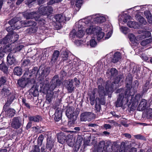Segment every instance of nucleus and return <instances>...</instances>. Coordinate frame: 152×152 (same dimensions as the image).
I'll list each match as a JSON object with an SVG mask.
<instances>
[{
	"mask_svg": "<svg viewBox=\"0 0 152 152\" xmlns=\"http://www.w3.org/2000/svg\"><path fill=\"white\" fill-rule=\"evenodd\" d=\"M119 81V78L118 77L115 78V80L114 82L112 83L111 85H108L109 82L107 81V84L106 85L105 88L106 91L105 92L104 88L102 85H99L98 86V92L99 94L100 97H101L102 98L100 99L99 98H96V104H97L98 101V104L100 105H104L105 104V102L104 99L102 97L104 95H107V94L109 93H111L114 90L113 87L114 84H117Z\"/></svg>",
	"mask_w": 152,
	"mask_h": 152,
	"instance_id": "obj_1",
	"label": "nucleus"
},
{
	"mask_svg": "<svg viewBox=\"0 0 152 152\" xmlns=\"http://www.w3.org/2000/svg\"><path fill=\"white\" fill-rule=\"evenodd\" d=\"M91 17H88L86 18L80 20L78 22L76 23V25L77 26L78 28H81L83 26L86 25L89 26L86 29V32L87 34H95L98 31L101 30V28L98 26H94L92 25L93 22H91Z\"/></svg>",
	"mask_w": 152,
	"mask_h": 152,
	"instance_id": "obj_2",
	"label": "nucleus"
},
{
	"mask_svg": "<svg viewBox=\"0 0 152 152\" xmlns=\"http://www.w3.org/2000/svg\"><path fill=\"white\" fill-rule=\"evenodd\" d=\"M133 144V142H129L127 141L122 142L121 144L119 152H137L136 148L132 147L130 149ZM138 152H143V150L141 149Z\"/></svg>",
	"mask_w": 152,
	"mask_h": 152,
	"instance_id": "obj_3",
	"label": "nucleus"
},
{
	"mask_svg": "<svg viewBox=\"0 0 152 152\" xmlns=\"http://www.w3.org/2000/svg\"><path fill=\"white\" fill-rule=\"evenodd\" d=\"M130 96L126 95V93L124 94L121 93L116 102V106L117 107H121L123 105H125L127 104L128 101V98Z\"/></svg>",
	"mask_w": 152,
	"mask_h": 152,
	"instance_id": "obj_4",
	"label": "nucleus"
},
{
	"mask_svg": "<svg viewBox=\"0 0 152 152\" xmlns=\"http://www.w3.org/2000/svg\"><path fill=\"white\" fill-rule=\"evenodd\" d=\"M35 82V80L34 79L29 80L28 79L23 78L18 80V84L19 86L24 88L28 84H34Z\"/></svg>",
	"mask_w": 152,
	"mask_h": 152,
	"instance_id": "obj_5",
	"label": "nucleus"
},
{
	"mask_svg": "<svg viewBox=\"0 0 152 152\" xmlns=\"http://www.w3.org/2000/svg\"><path fill=\"white\" fill-rule=\"evenodd\" d=\"M49 89L50 91H52L56 87L59 86L61 84V82L59 80L58 75H56L53 77Z\"/></svg>",
	"mask_w": 152,
	"mask_h": 152,
	"instance_id": "obj_6",
	"label": "nucleus"
},
{
	"mask_svg": "<svg viewBox=\"0 0 152 152\" xmlns=\"http://www.w3.org/2000/svg\"><path fill=\"white\" fill-rule=\"evenodd\" d=\"M53 11L52 8L49 6H40L38 9V12L41 15H49Z\"/></svg>",
	"mask_w": 152,
	"mask_h": 152,
	"instance_id": "obj_7",
	"label": "nucleus"
},
{
	"mask_svg": "<svg viewBox=\"0 0 152 152\" xmlns=\"http://www.w3.org/2000/svg\"><path fill=\"white\" fill-rule=\"evenodd\" d=\"M91 22L94 23H101L104 22L105 20V18L102 15L97 14L93 15L91 16Z\"/></svg>",
	"mask_w": 152,
	"mask_h": 152,
	"instance_id": "obj_8",
	"label": "nucleus"
},
{
	"mask_svg": "<svg viewBox=\"0 0 152 152\" xmlns=\"http://www.w3.org/2000/svg\"><path fill=\"white\" fill-rule=\"evenodd\" d=\"M23 17L26 19H30L34 18L36 21H40L41 19L40 18L39 15L37 16L36 12H29L26 11L23 13Z\"/></svg>",
	"mask_w": 152,
	"mask_h": 152,
	"instance_id": "obj_9",
	"label": "nucleus"
},
{
	"mask_svg": "<svg viewBox=\"0 0 152 152\" xmlns=\"http://www.w3.org/2000/svg\"><path fill=\"white\" fill-rule=\"evenodd\" d=\"M84 28L83 27H82L81 28H78L79 29L77 32H76L75 30H73L70 33V37H75L76 36L77 37H82L85 33L84 30L85 29H84Z\"/></svg>",
	"mask_w": 152,
	"mask_h": 152,
	"instance_id": "obj_10",
	"label": "nucleus"
},
{
	"mask_svg": "<svg viewBox=\"0 0 152 152\" xmlns=\"http://www.w3.org/2000/svg\"><path fill=\"white\" fill-rule=\"evenodd\" d=\"M75 109L73 107H69L66 110V115L67 117L72 121L76 119V116L75 113Z\"/></svg>",
	"mask_w": 152,
	"mask_h": 152,
	"instance_id": "obj_11",
	"label": "nucleus"
},
{
	"mask_svg": "<svg viewBox=\"0 0 152 152\" xmlns=\"http://www.w3.org/2000/svg\"><path fill=\"white\" fill-rule=\"evenodd\" d=\"M22 124L21 118L19 117L14 118L12 121L11 126L13 128L18 129L19 128Z\"/></svg>",
	"mask_w": 152,
	"mask_h": 152,
	"instance_id": "obj_12",
	"label": "nucleus"
},
{
	"mask_svg": "<svg viewBox=\"0 0 152 152\" xmlns=\"http://www.w3.org/2000/svg\"><path fill=\"white\" fill-rule=\"evenodd\" d=\"M94 115V114L91 112H85L80 115V120L82 121H90Z\"/></svg>",
	"mask_w": 152,
	"mask_h": 152,
	"instance_id": "obj_13",
	"label": "nucleus"
},
{
	"mask_svg": "<svg viewBox=\"0 0 152 152\" xmlns=\"http://www.w3.org/2000/svg\"><path fill=\"white\" fill-rule=\"evenodd\" d=\"M73 81L72 79H69L66 80L65 81V86L69 93H72L75 87L73 85Z\"/></svg>",
	"mask_w": 152,
	"mask_h": 152,
	"instance_id": "obj_14",
	"label": "nucleus"
},
{
	"mask_svg": "<svg viewBox=\"0 0 152 152\" xmlns=\"http://www.w3.org/2000/svg\"><path fill=\"white\" fill-rule=\"evenodd\" d=\"M148 107L147 101L143 99L140 101L138 106L137 110L139 111H142L146 109Z\"/></svg>",
	"mask_w": 152,
	"mask_h": 152,
	"instance_id": "obj_15",
	"label": "nucleus"
},
{
	"mask_svg": "<svg viewBox=\"0 0 152 152\" xmlns=\"http://www.w3.org/2000/svg\"><path fill=\"white\" fill-rule=\"evenodd\" d=\"M70 16L66 17V16H63L61 14L57 15L54 17V18L56 21L59 22L69 20L70 19Z\"/></svg>",
	"mask_w": 152,
	"mask_h": 152,
	"instance_id": "obj_16",
	"label": "nucleus"
},
{
	"mask_svg": "<svg viewBox=\"0 0 152 152\" xmlns=\"http://www.w3.org/2000/svg\"><path fill=\"white\" fill-rule=\"evenodd\" d=\"M58 142L61 144H63L65 142L66 137L63 132H61L57 135Z\"/></svg>",
	"mask_w": 152,
	"mask_h": 152,
	"instance_id": "obj_17",
	"label": "nucleus"
},
{
	"mask_svg": "<svg viewBox=\"0 0 152 152\" xmlns=\"http://www.w3.org/2000/svg\"><path fill=\"white\" fill-rule=\"evenodd\" d=\"M7 61L8 63L10 65L15 64L16 63L15 58L12 53H10L7 56Z\"/></svg>",
	"mask_w": 152,
	"mask_h": 152,
	"instance_id": "obj_18",
	"label": "nucleus"
},
{
	"mask_svg": "<svg viewBox=\"0 0 152 152\" xmlns=\"http://www.w3.org/2000/svg\"><path fill=\"white\" fill-rule=\"evenodd\" d=\"M54 120L56 121H59L61 118L62 112L61 109L58 108L56 109L54 114Z\"/></svg>",
	"mask_w": 152,
	"mask_h": 152,
	"instance_id": "obj_19",
	"label": "nucleus"
},
{
	"mask_svg": "<svg viewBox=\"0 0 152 152\" xmlns=\"http://www.w3.org/2000/svg\"><path fill=\"white\" fill-rule=\"evenodd\" d=\"M20 28L21 26H20L18 25V26H16V25H12L7 28L6 30L8 32H9L8 34L10 35L13 33V31H12L13 30L15 29H18Z\"/></svg>",
	"mask_w": 152,
	"mask_h": 152,
	"instance_id": "obj_20",
	"label": "nucleus"
},
{
	"mask_svg": "<svg viewBox=\"0 0 152 152\" xmlns=\"http://www.w3.org/2000/svg\"><path fill=\"white\" fill-rule=\"evenodd\" d=\"M41 116L37 115L34 116H30L28 117V120L31 121H33L34 122H38L42 120Z\"/></svg>",
	"mask_w": 152,
	"mask_h": 152,
	"instance_id": "obj_21",
	"label": "nucleus"
},
{
	"mask_svg": "<svg viewBox=\"0 0 152 152\" xmlns=\"http://www.w3.org/2000/svg\"><path fill=\"white\" fill-rule=\"evenodd\" d=\"M121 54L118 52L115 53L114 54L113 58L112 60V62L115 63L117 62L121 58Z\"/></svg>",
	"mask_w": 152,
	"mask_h": 152,
	"instance_id": "obj_22",
	"label": "nucleus"
},
{
	"mask_svg": "<svg viewBox=\"0 0 152 152\" xmlns=\"http://www.w3.org/2000/svg\"><path fill=\"white\" fill-rule=\"evenodd\" d=\"M59 52L58 50L55 51L52 58L51 61L52 63H55L57 60L59 55Z\"/></svg>",
	"mask_w": 152,
	"mask_h": 152,
	"instance_id": "obj_23",
	"label": "nucleus"
},
{
	"mask_svg": "<svg viewBox=\"0 0 152 152\" xmlns=\"http://www.w3.org/2000/svg\"><path fill=\"white\" fill-rule=\"evenodd\" d=\"M5 113L7 117H11L15 115V110L13 109L9 108L6 110Z\"/></svg>",
	"mask_w": 152,
	"mask_h": 152,
	"instance_id": "obj_24",
	"label": "nucleus"
},
{
	"mask_svg": "<svg viewBox=\"0 0 152 152\" xmlns=\"http://www.w3.org/2000/svg\"><path fill=\"white\" fill-rule=\"evenodd\" d=\"M144 13L148 22L149 23H152V16L150 12L149 11H145Z\"/></svg>",
	"mask_w": 152,
	"mask_h": 152,
	"instance_id": "obj_25",
	"label": "nucleus"
},
{
	"mask_svg": "<svg viewBox=\"0 0 152 152\" xmlns=\"http://www.w3.org/2000/svg\"><path fill=\"white\" fill-rule=\"evenodd\" d=\"M119 145L118 144L117 142H113L112 143V145L111 146V148L113 152H118Z\"/></svg>",
	"mask_w": 152,
	"mask_h": 152,
	"instance_id": "obj_26",
	"label": "nucleus"
},
{
	"mask_svg": "<svg viewBox=\"0 0 152 152\" xmlns=\"http://www.w3.org/2000/svg\"><path fill=\"white\" fill-rule=\"evenodd\" d=\"M13 72L15 75L20 76L22 74L23 70L20 67L17 66L14 68Z\"/></svg>",
	"mask_w": 152,
	"mask_h": 152,
	"instance_id": "obj_27",
	"label": "nucleus"
},
{
	"mask_svg": "<svg viewBox=\"0 0 152 152\" xmlns=\"http://www.w3.org/2000/svg\"><path fill=\"white\" fill-rule=\"evenodd\" d=\"M53 93L52 91H48V93L46 95V100L47 101V103H50L52 101L53 99Z\"/></svg>",
	"mask_w": 152,
	"mask_h": 152,
	"instance_id": "obj_28",
	"label": "nucleus"
},
{
	"mask_svg": "<svg viewBox=\"0 0 152 152\" xmlns=\"http://www.w3.org/2000/svg\"><path fill=\"white\" fill-rule=\"evenodd\" d=\"M23 25H25L26 26H35L36 25L37 23L35 22L30 20L28 21H23Z\"/></svg>",
	"mask_w": 152,
	"mask_h": 152,
	"instance_id": "obj_29",
	"label": "nucleus"
},
{
	"mask_svg": "<svg viewBox=\"0 0 152 152\" xmlns=\"http://www.w3.org/2000/svg\"><path fill=\"white\" fill-rule=\"evenodd\" d=\"M10 37V35L7 34L4 38L1 40L0 43L2 44H6L9 42L10 41H11Z\"/></svg>",
	"mask_w": 152,
	"mask_h": 152,
	"instance_id": "obj_30",
	"label": "nucleus"
},
{
	"mask_svg": "<svg viewBox=\"0 0 152 152\" xmlns=\"http://www.w3.org/2000/svg\"><path fill=\"white\" fill-rule=\"evenodd\" d=\"M36 0H27L26 1V4L28 5L29 7H30L31 5L34 3ZM44 0H37L38 3L39 4H41L43 3Z\"/></svg>",
	"mask_w": 152,
	"mask_h": 152,
	"instance_id": "obj_31",
	"label": "nucleus"
},
{
	"mask_svg": "<svg viewBox=\"0 0 152 152\" xmlns=\"http://www.w3.org/2000/svg\"><path fill=\"white\" fill-rule=\"evenodd\" d=\"M10 35V38L11 39V41L12 42H14L17 41L18 39V35L16 33H13L12 34Z\"/></svg>",
	"mask_w": 152,
	"mask_h": 152,
	"instance_id": "obj_32",
	"label": "nucleus"
},
{
	"mask_svg": "<svg viewBox=\"0 0 152 152\" xmlns=\"http://www.w3.org/2000/svg\"><path fill=\"white\" fill-rule=\"evenodd\" d=\"M102 29L101 28V30L98 31L97 33H96L97 36V39L98 40H99L102 39L104 36V33L101 31Z\"/></svg>",
	"mask_w": 152,
	"mask_h": 152,
	"instance_id": "obj_33",
	"label": "nucleus"
},
{
	"mask_svg": "<svg viewBox=\"0 0 152 152\" xmlns=\"http://www.w3.org/2000/svg\"><path fill=\"white\" fill-rule=\"evenodd\" d=\"M83 3L82 0H76L75 2V10L77 11L79 10Z\"/></svg>",
	"mask_w": 152,
	"mask_h": 152,
	"instance_id": "obj_34",
	"label": "nucleus"
},
{
	"mask_svg": "<svg viewBox=\"0 0 152 152\" xmlns=\"http://www.w3.org/2000/svg\"><path fill=\"white\" fill-rule=\"evenodd\" d=\"M127 24L128 26L131 28H136L138 27L137 23L135 22L129 21Z\"/></svg>",
	"mask_w": 152,
	"mask_h": 152,
	"instance_id": "obj_35",
	"label": "nucleus"
},
{
	"mask_svg": "<svg viewBox=\"0 0 152 152\" xmlns=\"http://www.w3.org/2000/svg\"><path fill=\"white\" fill-rule=\"evenodd\" d=\"M97 92V90L96 88H95L94 89L92 93L93 94V96L92 98L91 96L90 97V103L92 105H94V101L95 98V94L96 92Z\"/></svg>",
	"mask_w": 152,
	"mask_h": 152,
	"instance_id": "obj_36",
	"label": "nucleus"
},
{
	"mask_svg": "<svg viewBox=\"0 0 152 152\" xmlns=\"http://www.w3.org/2000/svg\"><path fill=\"white\" fill-rule=\"evenodd\" d=\"M143 35H141L138 36V37L141 38L142 37V38H144L145 37H149L151 35V33L150 31H145L143 33Z\"/></svg>",
	"mask_w": 152,
	"mask_h": 152,
	"instance_id": "obj_37",
	"label": "nucleus"
},
{
	"mask_svg": "<svg viewBox=\"0 0 152 152\" xmlns=\"http://www.w3.org/2000/svg\"><path fill=\"white\" fill-rule=\"evenodd\" d=\"M50 69L49 68H45L43 70L42 72L41 73V74L44 77H46L50 72Z\"/></svg>",
	"mask_w": 152,
	"mask_h": 152,
	"instance_id": "obj_38",
	"label": "nucleus"
},
{
	"mask_svg": "<svg viewBox=\"0 0 152 152\" xmlns=\"http://www.w3.org/2000/svg\"><path fill=\"white\" fill-rule=\"evenodd\" d=\"M20 22H18V20L17 18H13L9 22L10 24H14L13 25H16V26H17V25L18 23H19L20 24Z\"/></svg>",
	"mask_w": 152,
	"mask_h": 152,
	"instance_id": "obj_39",
	"label": "nucleus"
},
{
	"mask_svg": "<svg viewBox=\"0 0 152 152\" xmlns=\"http://www.w3.org/2000/svg\"><path fill=\"white\" fill-rule=\"evenodd\" d=\"M53 142L52 141L48 140L46 144V148L50 151L53 146Z\"/></svg>",
	"mask_w": 152,
	"mask_h": 152,
	"instance_id": "obj_40",
	"label": "nucleus"
},
{
	"mask_svg": "<svg viewBox=\"0 0 152 152\" xmlns=\"http://www.w3.org/2000/svg\"><path fill=\"white\" fill-rule=\"evenodd\" d=\"M1 92L3 94H4V96H8L10 95V93L9 90L6 88H4L1 91Z\"/></svg>",
	"mask_w": 152,
	"mask_h": 152,
	"instance_id": "obj_41",
	"label": "nucleus"
},
{
	"mask_svg": "<svg viewBox=\"0 0 152 152\" xmlns=\"http://www.w3.org/2000/svg\"><path fill=\"white\" fill-rule=\"evenodd\" d=\"M137 18L139 21L141 23L145 24L146 23V21L145 19L139 15L137 16Z\"/></svg>",
	"mask_w": 152,
	"mask_h": 152,
	"instance_id": "obj_42",
	"label": "nucleus"
},
{
	"mask_svg": "<svg viewBox=\"0 0 152 152\" xmlns=\"http://www.w3.org/2000/svg\"><path fill=\"white\" fill-rule=\"evenodd\" d=\"M37 28L36 26H34L30 27L28 29V32L30 33L36 32L37 30Z\"/></svg>",
	"mask_w": 152,
	"mask_h": 152,
	"instance_id": "obj_43",
	"label": "nucleus"
},
{
	"mask_svg": "<svg viewBox=\"0 0 152 152\" xmlns=\"http://www.w3.org/2000/svg\"><path fill=\"white\" fill-rule=\"evenodd\" d=\"M129 37L130 40L132 42H136V38L135 36L132 34H129Z\"/></svg>",
	"mask_w": 152,
	"mask_h": 152,
	"instance_id": "obj_44",
	"label": "nucleus"
},
{
	"mask_svg": "<svg viewBox=\"0 0 152 152\" xmlns=\"http://www.w3.org/2000/svg\"><path fill=\"white\" fill-rule=\"evenodd\" d=\"M151 42V40L149 39H146L142 41L140 44L143 46H145Z\"/></svg>",
	"mask_w": 152,
	"mask_h": 152,
	"instance_id": "obj_45",
	"label": "nucleus"
},
{
	"mask_svg": "<svg viewBox=\"0 0 152 152\" xmlns=\"http://www.w3.org/2000/svg\"><path fill=\"white\" fill-rule=\"evenodd\" d=\"M7 78L4 76H2L0 78V86L3 85L6 82Z\"/></svg>",
	"mask_w": 152,
	"mask_h": 152,
	"instance_id": "obj_46",
	"label": "nucleus"
},
{
	"mask_svg": "<svg viewBox=\"0 0 152 152\" xmlns=\"http://www.w3.org/2000/svg\"><path fill=\"white\" fill-rule=\"evenodd\" d=\"M69 57L68 53L67 52H64L62 56L63 61L67 60Z\"/></svg>",
	"mask_w": 152,
	"mask_h": 152,
	"instance_id": "obj_47",
	"label": "nucleus"
},
{
	"mask_svg": "<svg viewBox=\"0 0 152 152\" xmlns=\"http://www.w3.org/2000/svg\"><path fill=\"white\" fill-rule=\"evenodd\" d=\"M90 45L92 47H94L96 46L97 43L94 39H92L90 40Z\"/></svg>",
	"mask_w": 152,
	"mask_h": 152,
	"instance_id": "obj_48",
	"label": "nucleus"
},
{
	"mask_svg": "<svg viewBox=\"0 0 152 152\" xmlns=\"http://www.w3.org/2000/svg\"><path fill=\"white\" fill-rule=\"evenodd\" d=\"M110 72L111 75L113 76H116L117 74V71L115 68H112L110 69Z\"/></svg>",
	"mask_w": 152,
	"mask_h": 152,
	"instance_id": "obj_49",
	"label": "nucleus"
},
{
	"mask_svg": "<svg viewBox=\"0 0 152 152\" xmlns=\"http://www.w3.org/2000/svg\"><path fill=\"white\" fill-rule=\"evenodd\" d=\"M74 139H69L66 140V142L69 146H73L74 144Z\"/></svg>",
	"mask_w": 152,
	"mask_h": 152,
	"instance_id": "obj_50",
	"label": "nucleus"
},
{
	"mask_svg": "<svg viewBox=\"0 0 152 152\" xmlns=\"http://www.w3.org/2000/svg\"><path fill=\"white\" fill-rule=\"evenodd\" d=\"M43 140V137L42 136H40L37 139V144L39 145L40 146L42 145Z\"/></svg>",
	"mask_w": 152,
	"mask_h": 152,
	"instance_id": "obj_51",
	"label": "nucleus"
},
{
	"mask_svg": "<svg viewBox=\"0 0 152 152\" xmlns=\"http://www.w3.org/2000/svg\"><path fill=\"white\" fill-rule=\"evenodd\" d=\"M40 150L38 145H34V148L31 151V152H40Z\"/></svg>",
	"mask_w": 152,
	"mask_h": 152,
	"instance_id": "obj_52",
	"label": "nucleus"
},
{
	"mask_svg": "<svg viewBox=\"0 0 152 152\" xmlns=\"http://www.w3.org/2000/svg\"><path fill=\"white\" fill-rule=\"evenodd\" d=\"M105 146V142L104 141L102 140L99 142L98 147L104 149Z\"/></svg>",
	"mask_w": 152,
	"mask_h": 152,
	"instance_id": "obj_53",
	"label": "nucleus"
},
{
	"mask_svg": "<svg viewBox=\"0 0 152 152\" xmlns=\"http://www.w3.org/2000/svg\"><path fill=\"white\" fill-rule=\"evenodd\" d=\"M149 83L148 82H146L143 87V91L144 92L147 91V90L149 88Z\"/></svg>",
	"mask_w": 152,
	"mask_h": 152,
	"instance_id": "obj_54",
	"label": "nucleus"
},
{
	"mask_svg": "<svg viewBox=\"0 0 152 152\" xmlns=\"http://www.w3.org/2000/svg\"><path fill=\"white\" fill-rule=\"evenodd\" d=\"M63 0H51L48 3L49 5L53 4L56 3H58L61 2Z\"/></svg>",
	"mask_w": 152,
	"mask_h": 152,
	"instance_id": "obj_55",
	"label": "nucleus"
},
{
	"mask_svg": "<svg viewBox=\"0 0 152 152\" xmlns=\"http://www.w3.org/2000/svg\"><path fill=\"white\" fill-rule=\"evenodd\" d=\"M120 29L121 31L125 34H126L128 31V29L127 27H121Z\"/></svg>",
	"mask_w": 152,
	"mask_h": 152,
	"instance_id": "obj_56",
	"label": "nucleus"
},
{
	"mask_svg": "<svg viewBox=\"0 0 152 152\" xmlns=\"http://www.w3.org/2000/svg\"><path fill=\"white\" fill-rule=\"evenodd\" d=\"M30 61L29 60L27 59L25 60L23 62L22 65L23 66H26L30 64Z\"/></svg>",
	"mask_w": 152,
	"mask_h": 152,
	"instance_id": "obj_57",
	"label": "nucleus"
},
{
	"mask_svg": "<svg viewBox=\"0 0 152 152\" xmlns=\"http://www.w3.org/2000/svg\"><path fill=\"white\" fill-rule=\"evenodd\" d=\"M1 70L4 72L5 73H7L8 70V67L6 66L5 63H4V66H3V68H1Z\"/></svg>",
	"mask_w": 152,
	"mask_h": 152,
	"instance_id": "obj_58",
	"label": "nucleus"
},
{
	"mask_svg": "<svg viewBox=\"0 0 152 152\" xmlns=\"http://www.w3.org/2000/svg\"><path fill=\"white\" fill-rule=\"evenodd\" d=\"M5 54V52L2 48L0 49V59L2 58Z\"/></svg>",
	"mask_w": 152,
	"mask_h": 152,
	"instance_id": "obj_59",
	"label": "nucleus"
},
{
	"mask_svg": "<svg viewBox=\"0 0 152 152\" xmlns=\"http://www.w3.org/2000/svg\"><path fill=\"white\" fill-rule=\"evenodd\" d=\"M39 127L38 126H34L32 127V129H33V130L35 131V132H37V133H39L40 132L39 130Z\"/></svg>",
	"mask_w": 152,
	"mask_h": 152,
	"instance_id": "obj_60",
	"label": "nucleus"
},
{
	"mask_svg": "<svg viewBox=\"0 0 152 152\" xmlns=\"http://www.w3.org/2000/svg\"><path fill=\"white\" fill-rule=\"evenodd\" d=\"M23 47V45H20L16 47L15 48V50L16 51H18L20 50Z\"/></svg>",
	"mask_w": 152,
	"mask_h": 152,
	"instance_id": "obj_61",
	"label": "nucleus"
},
{
	"mask_svg": "<svg viewBox=\"0 0 152 152\" xmlns=\"http://www.w3.org/2000/svg\"><path fill=\"white\" fill-rule=\"evenodd\" d=\"M110 26L109 25H105L104 27V28H103V30L105 31H108L110 30Z\"/></svg>",
	"mask_w": 152,
	"mask_h": 152,
	"instance_id": "obj_62",
	"label": "nucleus"
},
{
	"mask_svg": "<svg viewBox=\"0 0 152 152\" xmlns=\"http://www.w3.org/2000/svg\"><path fill=\"white\" fill-rule=\"evenodd\" d=\"M147 115L148 116H149L150 118H152V109H149L147 113Z\"/></svg>",
	"mask_w": 152,
	"mask_h": 152,
	"instance_id": "obj_63",
	"label": "nucleus"
},
{
	"mask_svg": "<svg viewBox=\"0 0 152 152\" xmlns=\"http://www.w3.org/2000/svg\"><path fill=\"white\" fill-rule=\"evenodd\" d=\"M103 127L106 130L110 129L111 127V126L110 125L107 124H104L103 125Z\"/></svg>",
	"mask_w": 152,
	"mask_h": 152,
	"instance_id": "obj_64",
	"label": "nucleus"
}]
</instances>
